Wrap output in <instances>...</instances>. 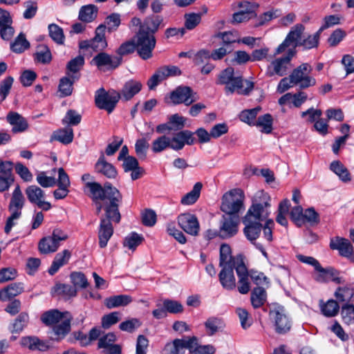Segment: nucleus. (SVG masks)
I'll use <instances>...</instances> for the list:
<instances>
[{"mask_svg":"<svg viewBox=\"0 0 354 354\" xmlns=\"http://www.w3.org/2000/svg\"><path fill=\"white\" fill-rule=\"evenodd\" d=\"M270 201V197L266 192L263 190L258 191L255 195L254 202L243 218V223L245 225L243 233L252 243L259 236L263 228L261 223L269 216Z\"/></svg>","mask_w":354,"mask_h":354,"instance_id":"f257e3e1","label":"nucleus"},{"mask_svg":"<svg viewBox=\"0 0 354 354\" xmlns=\"http://www.w3.org/2000/svg\"><path fill=\"white\" fill-rule=\"evenodd\" d=\"M88 187L92 194L93 203L96 207V214H99L102 209H104L106 216V207L115 205L117 209H119V205L122 203V196L119 190L112 186L109 183H106L102 187L96 182H86Z\"/></svg>","mask_w":354,"mask_h":354,"instance_id":"f03ea898","label":"nucleus"},{"mask_svg":"<svg viewBox=\"0 0 354 354\" xmlns=\"http://www.w3.org/2000/svg\"><path fill=\"white\" fill-rule=\"evenodd\" d=\"M195 142L194 132L184 130L174 133L172 137L165 135L158 137L151 143V150L154 153H160L167 148L180 151L185 145H192Z\"/></svg>","mask_w":354,"mask_h":354,"instance_id":"7ed1b4c3","label":"nucleus"},{"mask_svg":"<svg viewBox=\"0 0 354 354\" xmlns=\"http://www.w3.org/2000/svg\"><path fill=\"white\" fill-rule=\"evenodd\" d=\"M234 68L228 67L223 70L218 76L217 84H225L227 95L236 92L239 95H248L254 88V82L244 80L241 76H234Z\"/></svg>","mask_w":354,"mask_h":354,"instance_id":"20e7f679","label":"nucleus"},{"mask_svg":"<svg viewBox=\"0 0 354 354\" xmlns=\"http://www.w3.org/2000/svg\"><path fill=\"white\" fill-rule=\"evenodd\" d=\"M121 220V214L119 209L115 205L106 207V216L100 217V223L98 229L99 245L104 248L107 245L109 239L113 234V223H119Z\"/></svg>","mask_w":354,"mask_h":354,"instance_id":"39448f33","label":"nucleus"},{"mask_svg":"<svg viewBox=\"0 0 354 354\" xmlns=\"http://www.w3.org/2000/svg\"><path fill=\"white\" fill-rule=\"evenodd\" d=\"M244 194L241 189H233L223 194L221 209L227 215H238L243 207Z\"/></svg>","mask_w":354,"mask_h":354,"instance_id":"423d86ee","label":"nucleus"},{"mask_svg":"<svg viewBox=\"0 0 354 354\" xmlns=\"http://www.w3.org/2000/svg\"><path fill=\"white\" fill-rule=\"evenodd\" d=\"M120 99V92L113 89L106 91L104 88H100L95 93L96 106L100 109L106 111L109 113L113 112Z\"/></svg>","mask_w":354,"mask_h":354,"instance_id":"0eeeda50","label":"nucleus"},{"mask_svg":"<svg viewBox=\"0 0 354 354\" xmlns=\"http://www.w3.org/2000/svg\"><path fill=\"white\" fill-rule=\"evenodd\" d=\"M295 53V50L288 49L286 55L272 61L268 66L266 76L271 77L274 75L279 77L286 75L292 68L291 60Z\"/></svg>","mask_w":354,"mask_h":354,"instance_id":"6e6552de","label":"nucleus"},{"mask_svg":"<svg viewBox=\"0 0 354 354\" xmlns=\"http://www.w3.org/2000/svg\"><path fill=\"white\" fill-rule=\"evenodd\" d=\"M312 71V66L308 63H303L293 69L290 75L295 86L300 89L315 86L317 82L315 78L310 75Z\"/></svg>","mask_w":354,"mask_h":354,"instance_id":"1a4fd4ad","label":"nucleus"},{"mask_svg":"<svg viewBox=\"0 0 354 354\" xmlns=\"http://www.w3.org/2000/svg\"><path fill=\"white\" fill-rule=\"evenodd\" d=\"M136 51L143 60H147L153 57V50L156 47V39L151 34L138 32L134 37Z\"/></svg>","mask_w":354,"mask_h":354,"instance_id":"9d476101","label":"nucleus"},{"mask_svg":"<svg viewBox=\"0 0 354 354\" xmlns=\"http://www.w3.org/2000/svg\"><path fill=\"white\" fill-rule=\"evenodd\" d=\"M269 315L274 322V330L277 333L283 335L290 331L292 322L283 306L274 305L270 310Z\"/></svg>","mask_w":354,"mask_h":354,"instance_id":"9b49d317","label":"nucleus"},{"mask_svg":"<svg viewBox=\"0 0 354 354\" xmlns=\"http://www.w3.org/2000/svg\"><path fill=\"white\" fill-rule=\"evenodd\" d=\"M305 30V26L301 24H297L292 26L287 35L284 41L277 48L274 55H279L292 46L291 49L295 50V48L299 46L302 41V36Z\"/></svg>","mask_w":354,"mask_h":354,"instance_id":"f8f14e48","label":"nucleus"},{"mask_svg":"<svg viewBox=\"0 0 354 354\" xmlns=\"http://www.w3.org/2000/svg\"><path fill=\"white\" fill-rule=\"evenodd\" d=\"M92 62L100 70L111 71L115 69L121 64L122 57L102 52L93 58Z\"/></svg>","mask_w":354,"mask_h":354,"instance_id":"ddd939ff","label":"nucleus"},{"mask_svg":"<svg viewBox=\"0 0 354 354\" xmlns=\"http://www.w3.org/2000/svg\"><path fill=\"white\" fill-rule=\"evenodd\" d=\"M25 194L30 203L37 205L42 210L48 211L51 208V204L45 201L44 192L38 186H28L25 190Z\"/></svg>","mask_w":354,"mask_h":354,"instance_id":"4468645a","label":"nucleus"},{"mask_svg":"<svg viewBox=\"0 0 354 354\" xmlns=\"http://www.w3.org/2000/svg\"><path fill=\"white\" fill-rule=\"evenodd\" d=\"M196 94L189 86H178L170 94V98L174 104H192L197 100Z\"/></svg>","mask_w":354,"mask_h":354,"instance_id":"2eb2a0df","label":"nucleus"},{"mask_svg":"<svg viewBox=\"0 0 354 354\" xmlns=\"http://www.w3.org/2000/svg\"><path fill=\"white\" fill-rule=\"evenodd\" d=\"M193 341H196L195 336L175 339L173 342L165 344L162 354H185L186 349L192 348Z\"/></svg>","mask_w":354,"mask_h":354,"instance_id":"dca6fc26","label":"nucleus"},{"mask_svg":"<svg viewBox=\"0 0 354 354\" xmlns=\"http://www.w3.org/2000/svg\"><path fill=\"white\" fill-rule=\"evenodd\" d=\"M239 216L238 215H227L223 217V223L219 229V236L228 239L234 236L238 232Z\"/></svg>","mask_w":354,"mask_h":354,"instance_id":"f3484780","label":"nucleus"},{"mask_svg":"<svg viewBox=\"0 0 354 354\" xmlns=\"http://www.w3.org/2000/svg\"><path fill=\"white\" fill-rule=\"evenodd\" d=\"M178 223L186 233L192 236L198 235L200 225L195 215L189 213L182 214L178 217Z\"/></svg>","mask_w":354,"mask_h":354,"instance_id":"a211bd4d","label":"nucleus"},{"mask_svg":"<svg viewBox=\"0 0 354 354\" xmlns=\"http://www.w3.org/2000/svg\"><path fill=\"white\" fill-rule=\"evenodd\" d=\"M329 247L333 250H337L339 254L349 258L353 254V247L347 239L335 236L330 239Z\"/></svg>","mask_w":354,"mask_h":354,"instance_id":"6ab92c4d","label":"nucleus"},{"mask_svg":"<svg viewBox=\"0 0 354 354\" xmlns=\"http://www.w3.org/2000/svg\"><path fill=\"white\" fill-rule=\"evenodd\" d=\"M236 262L239 263V266L236 268V274L239 278L238 290L241 294H247L250 290V284L249 281V272L244 262L241 261V258L236 259Z\"/></svg>","mask_w":354,"mask_h":354,"instance_id":"aec40b11","label":"nucleus"},{"mask_svg":"<svg viewBox=\"0 0 354 354\" xmlns=\"http://www.w3.org/2000/svg\"><path fill=\"white\" fill-rule=\"evenodd\" d=\"M241 258V261L244 262L243 256L238 254L235 257L232 256L231 248L229 245L223 243L220 247L219 266H235V268L239 266L236 262V259Z\"/></svg>","mask_w":354,"mask_h":354,"instance_id":"412c9836","label":"nucleus"},{"mask_svg":"<svg viewBox=\"0 0 354 354\" xmlns=\"http://www.w3.org/2000/svg\"><path fill=\"white\" fill-rule=\"evenodd\" d=\"M221 268V270L218 274L221 284L226 290H234L236 288V279L234 274L235 266H227Z\"/></svg>","mask_w":354,"mask_h":354,"instance_id":"4be33fe9","label":"nucleus"},{"mask_svg":"<svg viewBox=\"0 0 354 354\" xmlns=\"http://www.w3.org/2000/svg\"><path fill=\"white\" fill-rule=\"evenodd\" d=\"M25 202L26 200L20 186L17 185L12 193V196L8 205L9 211L10 212H17L21 214V209L24 207Z\"/></svg>","mask_w":354,"mask_h":354,"instance_id":"5701e85b","label":"nucleus"},{"mask_svg":"<svg viewBox=\"0 0 354 354\" xmlns=\"http://www.w3.org/2000/svg\"><path fill=\"white\" fill-rule=\"evenodd\" d=\"M6 120L12 126V131L15 133L24 132L28 127L27 120L17 112H9Z\"/></svg>","mask_w":354,"mask_h":354,"instance_id":"b1692460","label":"nucleus"},{"mask_svg":"<svg viewBox=\"0 0 354 354\" xmlns=\"http://www.w3.org/2000/svg\"><path fill=\"white\" fill-rule=\"evenodd\" d=\"M95 171L101 174L108 178H115L118 172L115 167L111 163L106 162L104 156L101 155L95 165Z\"/></svg>","mask_w":354,"mask_h":354,"instance_id":"393cba45","label":"nucleus"},{"mask_svg":"<svg viewBox=\"0 0 354 354\" xmlns=\"http://www.w3.org/2000/svg\"><path fill=\"white\" fill-rule=\"evenodd\" d=\"M105 25H100L95 30V37L91 39V48L94 51H100L107 46V42L105 39Z\"/></svg>","mask_w":354,"mask_h":354,"instance_id":"a878e982","label":"nucleus"},{"mask_svg":"<svg viewBox=\"0 0 354 354\" xmlns=\"http://www.w3.org/2000/svg\"><path fill=\"white\" fill-rule=\"evenodd\" d=\"M142 85L141 82L131 80L127 81L123 86L121 90L120 98L124 99L126 101L131 100L134 95L138 93L142 89Z\"/></svg>","mask_w":354,"mask_h":354,"instance_id":"bb28decb","label":"nucleus"},{"mask_svg":"<svg viewBox=\"0 0 354 354\" xmlns=\"http://www.w3.org/2000/svg\"><path fill=\"white\" fill-rule=\"evenodd\" d=\"M77 294L76 288L66 283H57L51 289L53 296H62L65 299L75 297Z\"/></svg>","mask_w":354,"mask_h":354,"instance_id":"cd10ccee","label":"nucleus"},{"mask_svg":"<svg viewBox=\"0 0 354 354\" xmlns=\"http://www.w3.org/2000/svg\"><path fill=\"white\" fill-rule=\"evenodd\" d=\"M162 21V18L160 16H151L147 17L142 25L140 26V28L138 32L154 35V34L158 31Z\"/></svg>","mask_w":354,"mask_h":354,"instance_id":"c85d7f7f","label":"nucleus"},{"mask_svg":"<svg viewBox=\"0 0 354 354\" xmlns=\"http://www.w3.org/2000/svg\"><path fill=\"white\" fill-rule=\"evenodd\" d=\"M71 257V252L68 250H64L62 252L57 253L49 268V274L54 275L59 269L66 265Z\"/></svg>","mask_w":354,"mask_h":354,"instance_id":"c756f323","label":"nucleus"},{"mask_svg":"<svg viewBox=\"0 0 354 354\" xmlns=\"http://www.w3.org/2000/svg\"><path fill=\"white\" fill-rule=\"evenodd\" d=\"M60 243L54 239L51 236L42 238L38 244V249L41 254H47L56 252Z\"/></svg>","mask_w":354,"mask_h":354,"instance_id":"7c9ffc66","label":"nucleus"},{"mask_svg":"<svg viewBox=\"0 0 354 354\" xmlns=\"http://www.w3.org/2000/svg\"><path fill=\"white\" fill-rule=\"evenodd\" d=\"M84 64V58L82 55H79L72 59L66 66L67 75L73 80H77L80 78L78 72Z\"/></svg>","mask_w":354,"mask_h":354,"instance_id":"2f4dec72","label":"nucleus"},{"mask_svg":"<svg viewBox=\"0 0 354 354\" xmlns=\"http://www.w3.org/2000/svg\"><path fill=\"white\" fill-rule=\"evenodd\" d=\"M132 301V298L129 295H120L107 297L104 300V305L109 309L126 306Z\"/></svg>","mask_w":354,"mask_h":354,"instance_id":"473e14b6","label":"nucleus"},{"mask_svg":"<svg viewBox=\"0 0 354 354\" xmlns=\"http://www.w3.org/2000/svg\"><path fill=\"white\" fill-rule=\"evenodd\" d=\"M266 300L267 292L263 288L258 286L252 290L250 301L254 308L257 309L261 308L266 302Z\"/></svg>","mask_w":354,"mask_h":354,"instance_id":"72a5a7b5","label":"nucleus"},{"mask_svg":"<svg viewBox=\"0 0 354 354\" xmlns=\"http://www.w3.org/2000/svg\"><path fill=\"white\" fill-rule=\"evenodd\" d=\"M24 292V284L22 283H14L6 288L0 290V300L6 301L11 297L20 295Z\"/></svg>","mask_w":354,"mask_h":354,"instance_id":"f704fd0d","label":"nucleus"},{"mask_svg":"<svg viewBox=\"0 0 354 354\" xmlns=\"http://www.w3.org/2000/svg\"><path fill=\"white\" fill-rule=\"evenodd\" d=\"M64 313L57 309L50 310L41 315V320L46 326H55L64 318Z\"/></svg>","mask_w":354,"mask_h":354,"instance_id":"c9c22d12","label":"nucleus"},{"mask_svg":"<svg viewBox=\"0 0 354 354\" xmlns=\"http://www.w3.org/2000/svg\"><path fill=\"white\" fill-rule=\"evenodd\" d=\"M322 313L327 317H333L337 315L339 310V306L334 299H329L326 303L322 300L319 302Z\"/></svg>","mask_w":354,"mask_h":354,"instance_id":"e433bc0d","label":"nucleus"},{"mask_svg":"<svg viewBox=\"0 0 354 354\" xmlns=\"http://www.w3.org/2000/svg\"><path fill=\"white\" fill-rule=\"evenodd\" d=\"M330 169L336 175L338 176L339 179L344 183H348L351 181V174L346 167L339 160H335L330 165Z\"/></svg>","mask_w":354,"mask_h":354,"instance_id":"4c0bfd02","label":"nucleus"},{"mask_svg":"<svg viewBox=\"0 0 354 354\" xmlns=\"http://www.w3.org/2000/svg\"><path fill=\"white\" fill-rule=\"evenodd\" d=\"M71 330V319H66L60 324H56L53 328V336L51 337L57 340L63 339Z\"/></svg>","mask_w":354,"mask_h":354,"instance_id":"58836bf2","label":"nucleus"},{"mask_svg":"<svg viewBox=\"0 0 354 354\" xmlns=\"http://www.w3.org/2000/svg\"><path fill=\"white\" fill-rule=\"evenodd\" d=\"M73 130L70 127L62 128L55 131L53 134V138L62 144L68 145L73 142Z\"/></svg>","mask_w":354,"mask_h":354,"instance_id":"ea45409f","label":"nucleus"},{"mask_svg":"<svg viewBox=\"0 0 354 354\" xmlns=\"http://www.w3.org/2000/svg\"><path fill=\"white\" fill-rule=\"evenodd\" d=\"M35 59L43 64H48L52 60V54L50 48L45 44L37 46L34 55Z\"/></svg>","mask_w":354,"mask_h":354,"instance_id":"a19ab883","label":"nucleus"},{"mask_svg":"<svg viewBox=\"0 0 354 354\" xmlns=\"http://www.w3.org/2000/svg\"><path fill=\"white\" fill-rule=\"evenodd\" d=\"M97 14V8L93 4L84 6L79 12V19L84 22H91L94 20Z\"/></svg>","mask_w":354,"mask_h":354,"instance_id":"79ce46f5","label":"nucleus"},{"mask_svg":"<svg viewBox=\"0 0 354 354\" xmlns=\"http://www.w3.org/2000/svg\"><path fill=\"white\" fill-rule=\"evenodd\" d=\"M192 348H188L189 354H214L216 348L212 344L201 345L198 344V339L196 337V341H193Z\"/></svg>","mask_w":354,"mask_h":354,"instance_id":"37998d69","label":"nucleus"},{"mask_svg":"<svg viewBox=\"0 0 354 354\" xmlns=\"http://www.w3.org/2000/svg\"><path fill=\"white\" fill-rule=\"evenodd\" d=\"M71 282L74 288L78 289H86L90 283L86 275L82 272H73L70 274Z\"/></svg>","mask_w":354,"mask_h":354,"instance_id":"c03bdc74","label":"nucleus"},{"mask_svg":"<svg viewBox=\"0 0 354 354\" xmlns=\"http://www.w3.org/2000/svg\"><path fill=\"white\" fill-rule=\"evenodd\" d=\"M339 302L348 304L354 296V289L351 286L339 287L334 294Z\"/></svg>","mask_w":354,"mask_h":354,"instance_id":"a18cd8bd","label":"nucleus"},{"mask_svg":"<svg viewBox=\"0 0 354 354\" xmlns=\"http://www.w3.org/2000/svg\"><path fill=\"white\" fill-rule=\"evenodd\" d=\"M272 116L270 113H266L258 118L254 126L261 128L262 133H270L272 131Z\"/></svg>","mask_w":354,"mask_h":354,"instance_id":"49530a36","label":"nucleus"},{"mask_svg":"<svg viewBox=\"0 0 354 354\" xmlns=\"http://www.w3.org/2000/svg\"><path fill=\"white\" fill-rule=\"evenodd\" d=\"M260 110L261 108L259 106L251 109L243 110L239 114V119L241 121L249 124L250 126H254L257 115Z\"/></svg>","mask_w":354,"mask_h":354,"instance_id":"de8ad7c7","label":"nucleus"},{"mask_svg":"<svg viewBox=\"0 0 354 354\" xmlns=\"http://www.w3.org/2000/svg\"><path fill=\"white\" fill-rule=\"evenodd\" d=\"M30 47V43L26 39V36L23 32H21L15 39V41L11 43L10 48L11 50L17 53H21L24 52L25 50L28 49Z\"/></svg>","mask_w":354,"mask_h":354,"instance_id":"09e8293b","label":"nucleus"},{"mask_svg":"<svg viewBox=\"0 0 354 354\" xmlns=\"http://www.w3.org/2000/svg\"><path fill=\"white\" fill-rule=\"evenodd\" d=\"M204 325L209 336L214 335L223 326L222 320L214 317L208 318Z\"/></svg>","mask_w":354,"mask_h":354,"instance_id":"8fccbe9b","label":"nucleus"},{"mask_svg":"<svg viewBox=\"0 0 354 354\" xmlns=\"http://www.w3.org/2000/svg\"><path fill=\"white\" fill-rule=\"evenodd\" d=\"M50 37L57 44H63L64 42V34L63 29L55 24H50L48 27Z\"/></svg>","mask_w":354,"mask_h":354,"instance_id":"3c124183","label":"nucleus"},{"mask_svg":"<svg viewBox=\"0 0 354 354\" xmlns=\"http://www.w3.org/2000/svg\"><path fill=\"white\" fill-rule=\"evenodd\" d=\"M75 81L68 75L60 79L58 88L61 97H66L72 94L73 84Z\"/></svg>","mask_w":354,"mask_h":354,"instance_id":"603ef678","label":"nucleus"},{"mask_svg":"<svg viewBox=\"0 0 354 354\" xmlns=\"http://www.w3.org/2000/svg\"><path fill=\"white\" fill-rule=\"evenodd\" d=\"M322 32L318 30L313 35H308L306 38L302 39L299 46H302L304 49L309 50L313 48H317L319 44V41Z\"/></svg>","mask_w":354,"mask_h":354,"instance_id":"864d4df0","label":"nucleus"},{"mask_svg":"<svg viewBox=\"0 0 354 354\" xmlns=\"http://www.w3.org/2000/svg\"><path fill=\"white\" fill-rule=\"evenodd\" d=\"M29 321V316L27 313H21L15 319L12 324L11 332L12 333H19L27 326Z\"/></svg>","mask_w":354,"mask_h":354,"instance_id":"5fc2aeb1","label":"nucleus"},{"mask_svg":"<svg viewBox=\"0 0 354 354\" xmlns=\"http://www.w3.org/2000/svg\"><path fill=\"white\" fill-rule=\"evenodd\" d=\"M144 238L142 235L136 232H131L126 236L124 240L123 245L124 247H127L133 251L140 244H141Z\"/></svg>","mask_w":354,"mask_h":354,"instance_id":"6e6d98bb","label":"nucleus"},{"mask_svg":"<svg viewBox=\"0 0 354 354\" xmlns=\"http://www.w3.org/2000/svg\"><path fill=\"white\" fill-rule=\"evenodd\" d=\"M24 346L28 347L30 350L43 351L46 346L38 338L35 337H24L21 340Z\"/></svg>","mask_w":354,"mask_h":354,"instance_id":"4d7b16f0","label":"nucleus"},{"mask_svg":"<svg viewBox=\"0 0 354 354\" xmlns=\"http://www.w3.org/2000/svg\"><path fill=\"white\" fill-rule=\"evenodd\" d=\"M186 119L179 115L178 113L171 115L169 118L168 122L171 127V131H181L185 126Z\"/></svg>","mask_w":354,"mask_h":354,"instance_id":"13d9d810","label":"nucleus"},{"mask_svg":"<svg viewBox=\"0 0 354 354\" xmlns=\"http://www.w3.org/2000/svg\"><path fill=\"white\" fill-rule=\"evenodd\" d=\"M341 315L344 324L348 325L354 322V305L345 304L342 306Z\"/></svg>","mask_w":354,"mask_h":354,"instance_id":"bf43d9fd","label":"nucleus"},{"mask_svg":"<svg viewBox=\"0 0 354 354\" xmlns=\"http://www.w3.org/2000/svg\"><path fill=\"white\" fill-rule=\"evenodd\" d=\"M14 78L11 76H8L0 82V100L3 101L6 100L11 90Z\"/></svg>","mask_w":354,"mask_h":354,"instance_id":"052dcab7","label":"nucleus"},{"mask_svg":"<svg viewBox=\"0 0 354 354\" xmlns=\"http://www.w3.org/2000/svg\"><path fill=\"white\" fill-rule=\"evenodd\" d=\"M162 306L165 308L167 313L177 314L183 311V305L178 301L172 299H165L162 302Z\"/></svg>","mask_w":354,"mask_h":354,"instance_id":"680f3d73","label":"nucleus"},{"mask_svg":"<svg viewBox=\"0 0 354 354\" xmlns=\"http://www.w3.org/2000/svg\"><path fill=\"white\" fill-rule=\"evenodd\" d=\"M201 13L191 12L185 15V26L188 30H192L196 27L201 21Z\"/></svg>","mask_w":354,"mask_h":354,"instance_id":"e2e57ef3","label":"nucleus"},{"mask_svg":"<svg viewBox=\"0 0 354 354\" xmlns=\"http://www.w3.org/2000/svg\"><path fill=\"white\" fill-rule=\"evenodd\" d=\"M281 15V11L279 9H271L259 16L258 26H263L271 20L278 18Z\"/></svg>","mask_w":354,"mask_h":354,"instance_id":"0e129e2a","label":"nucleus"},{"mask_svg":"<svg viewBox=\"0 0 354 354\" xmlns=\"http://www.w3.org/2000/svg\"><path fill=\"white\" fill-rule=\"evenodd\" d=\"M149 147V145L147 138L137 140L135 144V151L137 156L141 159H145L147 156V151Z\"/></svg>","mask_w":354,"mask_h":354,"instance_id":"69168bd1","label":"nucleus"},{"mask_svg":"<svg viewBox=\"0 0 354 354\" xmlns=\"http://www.w3.org/2000/svg\"><path fill=\"white\" fill-rule=\"evenodd\" d=\"M82 117L75 110H68L65 117L62 119L64 124L77 125L81 122Z\"/></svg>","mask_w":354,"mask_h":354,"instance_id":"338daca9","label":"nucleus"},{"mask_svg":"<svg viewBox=\"0 0 354 354\" xmlns=\"http://www.w3.org/2000/svg\"><path fill=\"white\" fill-rule=\"evenodd\" d=\"M120 315L119 312L115 311L103 316L102 318V326L106 329L118 323L120 319Z\"/></svg>","mask_w":354,"mask_h":354,"instance_id":"774afa93","label":"nucleus"}]
</instances>
